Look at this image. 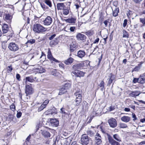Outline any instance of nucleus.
Wrapping results in <instances>:
<instances>
[{"label": "nucleus", "instance_id": "f257e3e1", "mask_svg": "<svg viewBox=\"0 0 145 145\" xmlns=\"http://www.w3.org/2000/svg\"><path fill=\"white\" fill-rule=\"evenodd\" d=\"M33 30L35 33H40L46 31L47 28L44 27L39 24H36L33 25Z\"/></svg>", "mask_w": 145, "mask_h": 145}, {"label": "nucleus", "instance_id": "f03ea898", "mask_svg": "<svg viewBox=\"0 0 145 145\" xmlns=\"http://www.w3.org/2000/svg\"><path fill=\"white\" fill-rule=\"evenodd\" d=\"M76 91L74 93V95L76 97L75 102L76 105L78 106L82 101V91L81 90H76Z\"/></svg>", "mask_w": 145, "mask_h": 145}, {"label": "nucleus", "instance_id": "7ed1b4c3", "mask_svg": "<svg viewBox=\"0 0 145 145\" xmlns=\"http://www.w3.org/2000/svg\"><path fill=\"white\" fill-rule=\"evenodd\" d=\"M90 138L87 135L83 134L82 136L81 140L82 145H87L89 142Z\"/></svg>", "mask_w": 145, "mask_h": 145}, {"label": "nucleus", "instance_id": "20e7f679", "mask_svg": "<svg viewBox=\"0 0 145 145\" xmlns=\"http://www.w3.org/2000/svg\"><path fill=\"white\" fill-rule=\"evenodd\" d=\"M8 47L10 50L14 52L17 51L19 49L18 45L13 42L9 43Z\"/></svg>", "mask_w": 145, "mask_h": 145}, {"label": "nucleus", "instance_id": "39448f33", "mask_svg": "<svg viewBox=\"0 0 145 145\" xmlns=\"http://www.w3.org/2000/svg\"><path fill=\"white\" fill-rule=\"evenodd\" d=\"M85 73L84 72L79 70L72 71V75L73 76H75L76 77H83Z\"/></svg>", "mask_w": 145, "mask_h": 145}, {"label": "nucleus", "instance_id": "423d86ee", "mask_svg": "<svg viewBox=\"0 0 145 145\" xmlns=\"http://www.w3.org/2000/svg\"><path fill=\"white\" fill-rule=\"evenodd\" d=\"M108 123L110 127L113 128L115 127L117 125L116 120L113 118L109 119L108 120Z\"/></svg>", "mask_w": 145, "mask_h": 145}, {"label": "nucleus", "instance_id": "0eeeda50", "mask_svg": "<svg viewBox=\"0 0 145 145\" xmlns=\"http://www.w3.org/2000/svg\"><path fill=\"white\" fill-rule=\"evenodd\" d=\"M48 58L49 59L51 63L53 61L55 62L56 63H59V61L54 58L52 56L51 53L50 49L49 48L48 50V55H47Z\"/></svg>", "mask_w": 145, "mask_h": 145}, {"label": "nucleus", "instance_id": "6e6552de", "mask_svg": "<svg viewBox=\"0 0 145 145\" xmlns=\"http://www.w3.org/2000/svg\"><path fill=\"white\" fill-rule=\"evenodd\" d=\"M33 92V89L32 87L29 85H26L25 86V93L26 95L27 96L29 95L32 94Z\"/></svg>", "mask_w": 145, "mask_h": 145}, {"label": "nucleus", "instance_id": "1a4fd4ad", "mask_svg": "<svg viewBox=\"0 0 145 145\" xmlns=\"http://www.w3.org/2000/svg\"><path fill=\"white\" fill-rule=\"evenodd\" d=\"M108 139L111 145H120V143L113 139L112 137L109 135H107Z\"/></svg>", "mask_w": 145, "mask_h": 145}, {"label": "nucleus", "instance_id": "9d476101", "mask_svg": "<svg viewBox=\"0 0 145 145\" xmlns=\"http://www.w3.org/2000/svg\"><path fill=\"white\" fill-rule=\"evenodd\" d=\"M95 141L96 145H99L102 142L101 137L100 135L97 133H96L95 135Z\"/></svg>", "mask_w": 145, "mask_h": 145}, {"label": "nucleus", "instance_id": "9b49d317", "mask_svg": "<svg viewBox=\"0 0 145 145\" xmlns=\"http://www.w3.org/2000/svg\"><path fill=\"white\" fill-rule=\"evenodd\" d=\"M43 24L45 25H50L52 22V18L50 16H48L43 21Z\"/></svg>", "mask_w": 145, "mask_h": 145}, {"label": "nucleus", "instance_id": "f8f14e48", "mask_svg": "<svg viewBox=\"0 0 145 145\" xmlns=\"http://www.w3.org/2000/svg\"><path fill=\"white\" fill-rule=\"evenodd\" d=\"M50 122L51 125L53 127H56L59 125V121L56 119H51Z\"/></svg>", "mask_w": 145, "mask_h": 145}, {"label": "nucleus", "instance_id": "ddd939ff", "mask_svg": "<svg viewBox=\"0 0 145 145\" xmlns=\"http://www.w3.org/2000/svg\"><path fill=\"white\" fill-rule=\"evenodd\" d=\"M115 78V77L114 75L112 73H110L109 76V78L108 79V82L107 84V86H110L112 82Z\"/></svg>", "mask_w": 145, "mask_h": 145}, {"label": "nucleus", "instance_id": "4468645a", "mask_svg": "<svg viewBox=\"0 0 145 145\" xmlns=\"http://www.w3.org/2000/svg\"><path fill=\"white\" fill-rule=\"evenodd\" d=\"M76 37L78 40H81L83 42L86 39V37L85 35L80 33L77 34Z\"/></svg>", "mask_w": 145, "mask_h": 145}, {"label": "nucleus", "instance_id": "2eb2a0df", "mask_svg": "<svg viewBox=\"0 0 145 145\" xmlns=\"http://www.w3.org/2000/svg\"><path fill=\"white\" fill-rule=\"evenodd\" d=\"M77 43L75 42H72L70 45V50L71 52H74L77 48Z\"/></svg>", "mask_w": 145, "mask_h": 145}, {"label": "nucleus", "instance_id": "dca6fc26", "mask_svg": "<svg viewBox=\"0 0 145 145\" xmlns=\"http://www.w3.org/2000/svg\"><path fill=\"white\" fill-rule=\"evenodd\" d=\"M59 39L56 38L53 40H52L50 42V45L51 47H53L57 44L59 42Z\"/></svg>", "mask_w": 145, "mask_h": 145}, {"label": "nucleus", "instance_id": "f3484780", "mask_svg": "<svg viewBox=\"0 0 145 145\" xmlns=\"http://www.w3.org/2000/svg\"><path fill=\"white\" fill-rule=\"evenodd\" d=\"M4 18V20L6 21L7 22L10 23L11 22L12 17L11 15L9 14H6L5 15Z\"/></svg>", "mask_w": 145, "mask_h": 145}, {"label": "nucleus", "instance_id": "a211bd4d", "mask_svg": "<svg viewBox=\"0 0 145 145\" xmlns=\"http://www.w3.org/2000/svg\"><path fill=\"white\" fill-rule=\"evenodd\" d=\"M66 22L74 24L76 22V18H75L71 17L65 20Z\"/></svg>", "mask_w": 145, "mask_h": 145}, {"label": "nucleus", "instance_id": "6ab92c4d", "mask_svg": "<svg viewBox=\"0 0 145 145\" xmlns=\"http://www.w3.org/2000/svg\"><path fill=\"white\" fill-rule=\"evenodd\" d=\"M86 55V52L84 50H80L77 52V56L80 58L84 57Z\"/></svg>", "mask_w": 145, "mask_h": 145}, {"label": "nucleus", "instance_id": "aec40b11", "mask_svg": "<svg viewBox=\"0 0 145 145\" xmlns=\"http://www.w3.org/2000/svg\"><path fill=\"white\" fill-rule=\"evenodd\" d=\"M42 131L41 133L44 137L45 138L50 137L51 136V135L50 133L45 130H41Z\"/></svg>", "mask_w": 145, "mask_h": 145}, {"label": "nucleus", "instance_id": "412c9836", "mask_svg": "<svg viewBox=\"0 0 145 145\" xmlns=\"http://www.w3.org/2000/svg\"><path fill=\"white\" fill-rule=\"evenodd\" d=\"M8 26L7 24H3L2 26V30L3 33H6L8 31Z\"/></svg>", "mask_w": 145, "mask_h": 145}, {"label": "nucleus", "instance_id": "4be33fe9", "mask_svg": "<svg viewBox=\"0 0 145 145\" xmlns=\"http://www.w3.org/2000/svg\"><path fill=\"white\" fill-rule=\"evenodd\" d=\"M121 120L125 123L129 122L131 120V118L130 117L126 116H124L121 118Z\"/></svg>", "mask_w": 145, "mask_h": 145}, {"label": "nucleus", "instance_id": "5701e85b", "mask_svg": "<svg viewBox=\"0 0 145 145\" xmlns=\"http://www.w3.org/2000/svg\"><path fill=\"white\" fill-rule=\"evenodd\" d=\"M139 83L143 84L145 82V73L140 76L139 78Z\"/></svg>", "mask_w": 145, "mask_h": 145}, {"label": "nucleus", "instance_id": "b1692460", "mask_svg": "<svg viewBox=\"0 0 145 145\" xmlns=\"http://www.w3.org/2000/svg\"><path fill=\"white\" fill-rule=\"evenodd\" d=\"M65 6L63 3H58L57 4V7L58 10H61L64 8Z\"/></svg>", "mask_w": 145, "mask_h": 145}, {"label": "nucleus", "instance_id": "393cba45", "mask_svg": "<svg viewBox=\"0 0 145 145\" xmlns=\"http://www.w3.org/2000/svg\"><path fill=\"white\" fill-rule=\"evenodd\" d=\"M81 65L80 63H78L75 64L72 66V68L73 71L78 70L80 69L81 68Z\"/></svg>", "mask_w": 145, "mask_h": 145}, {"label": "nucleus", "instance_id": "a878e982", "mask_svg": "<svg viewBox=\"0 0 145 145\" xmlns=\"http://www.w3.org/2000/svg\"><path fill=\"white\" fill-rule=\"evenodd\" d=\"M73 61V59L70 57L67 60H65L64 61V63L67 65H69L72 63Z\"/></svg>", "mask_w": 145, "mask_h": 145}, {"label": "nucleus", "instance_id": "bb28decb", "mask_svg": "<svg viewBox=\"0 0 145 145\" xmlns=\"http://www.w3.org/2000/svg\"><path fill=\"white\" fill-rule=\"evenodd\" d=\"M101 88V90L103 91L105 89V83L102 80L101 81L100 84L98 86V88Z\"/></svg>", "mask_w": 145, "mask_h": 145}, {"label": "nucleus", "instance_id": "cd10ccee", "mask_svg": "<svg viewBox=\"0 0 145 145\" xmlns=\"http://www.w3.org/2000/svg\"><path fill=\"white\" fill-rule=\"evenodd\" d=\"M48 112H50L48 114H51V115L55 114H57L56 108L54 107L52 108L50 110H49Z\"/></svg>", "mask_w": 145, "mask_h": 145}, {"label": "nucleus", "instance_id": "c85d7f7f", "mask_svg": "<svg viewBox=\"0 0 145 145\" xmlns=\"http://www.w3.org/2000/svg\"><path fill=\"white\" fill-rule=\"evenodd\" d=\"M113 10V15L114 17H116L118 15V13L119 12L118 8L116 7L114 10Z\"/></svg>", "mask_w": 145, "mask_h": 145}, {"label": "nucleus", "instance_id": "c756f323", "mask_svg": "<svg viewBox=\"0 0 145 145\" xmlns=\"http://www.w3.org/2000/svg\"><path fill=\"white\" fill-rule=\"evenodd\" d=\"M143 63V62H141L140 63L138 64L137 66L135 67V68L133 69V70L132 71V72L133 71H138L139 70L142 66V64Z\"/></svg>", "mask_w": 145, "mask_h": 145}, {"label": "nucleus", "instance_id": "7c9ffc66", "mask_svg": "<svg viewBox=\"0 0 145 145\" xmlns=\"http://www.w3.org/2000/svg\"><path fill=\"white\" fill-rule=\"evenodd\" d=\"M63 86L64 88L66 89L67 90L71 88V84L69 82H66L64 84Z\"/></svg>", "mask_w": 145, "mask_h": 145}, {"label": "nucleus", "instance_id": "2f4dec72", "mask_svg": "<svg viewBox=\"0 0 145 145\" xmlns=\"http://www.w3.org/2000/svg\"><path fill=\"white\" fill-rule=\"evenodd\" d=\"M67 92V90L66 89L64 88L62 86L61 88L60 89L59 92V95H62Z\"/></svg>", "mask_w": 145, "mask_h": 145}, {"label": "nucleus", "instance_id": "473e14b6", "mask_svg": "<svg viewBox=\"0 0 145 145\" xmlns=\"http://www.w3.org/2000/svg\"><path fill=\"white\" fill-rule=\"evenodd\" d=\"M113 137L114 139L118 142H120L121 141V138L118 134H115L113 135Z\"/></svg>", "mask_w": 145, "mask_h": 145}, {"label": "nucleus", "instance_id": "72a5a7b5", "mask_svg": "<svg viewBox=\"0 0 145 145\" xmlns=\"http://www.w3.org/2000/svg\"><path fill=\"white\" fill-rule=\"evenodd\" d=\"M25 80L26 82L28 81L30 82H34L33 76H32L26 77Z\"/></svg>", "mask_w": 145, "mask_h": 145}, {"label": "nucleus", "instance_id": "f704fd0d", "mask_svg": "<svg viewBox=\"0 0 145 145\" xmlns=\"http://www.w3.org/2000/svg\"><path fill=\"white\" fill-rule=\"evenodd\" d=\"M43 2L50 7H52V3L51 0H44Z\"/></svg>", "mask_w": 145, "mask_h": 145}, {"label": "nucleus", "instance_id": "c9c22d12", "mask_svg": "<svg viewBox=\"0 0 145 145\" xmlns=\"http://www.w3.org/2000/svg\"><path fill=\"white\" fill-rule=\"evenodd\" d=\"M119 125V127L121 128H125L127 127V125L124 123H120Z\"/></svg>", "mask_w": 145, "mask_h": 145}, {"label": "nucleus", "instance_id": "e433bc0d", "mask_svg": "<svg viewBox=\"0 0 145 145\" xmlns=\"http://www.w3.org/2000/svg\"><path fill=\"white\" fill-rule=\"evenodd\" d=\"M83 109H85V110H87L88 108V104L86 101L83 102Z\"/></svg>", "mask_w": 145, "mask_h": 145}, {"label": "nucleus", "instance_id": "4c0bfd02", "mask_svg": "<svg viewBox=\"0 0 145 145\" xmlns=\"http://www.w3.org/2000/svg\"><path fill=\"white\" fill-rule=\"evenodd\" d=\"M69 10L68 8H64L63 9V14L65 15H67L69 14Z\"/></svg>", "mask_w": 145, "mask_h": 145}, {"label": "nucleus", "instance_id": "58836bf2", "mask_svg": "<svg viewBox=\"0 0 145 145\" xmlns=\"http://www.w3.org/2000/svg\"><path fill=\"white\" fill-rule=\"evenodd\" d=\"M51 74L52 75L54 76H58L59 74V73L55 69H52L51 70Z\"/></svg>", "mask_w": 145, "mask_h": 145}, {"label": "nucleus", "instance_id": "ea45409f", "mask_svg": "<svg viewBox=\"0 0 145 145\" xmlns=\"http://www.w3.org/2000/svg\"><path fill=\"white\" fill-rule=\"evenodd\" d=\"M94 33L93 31H89L86 32L85 33V34L88 36H91Z\"/></svg>", "mask_w": 145, "mask_h": 145}, {"label": "nucleus", "instance_id": "a19ab883", "mask_svg": "<svg viewBox=\"0 0 145 145\" xmlns=\"http://www.w3.org/2000/svg\"><path fill=\"white\" fill-rule=\"evenodd\" d=\"M87 133L88 135L91 137L93 136L94 134V132L91 130H88L87 131Z\"/></svg>", "mask_w": 145, "mask_h": 145}, {"label": "nucleus", "instance_id": "79ce46f5", "mask_svg": "<svg viewBox=\"0 0 145 145\" xmlns=\"http://www.w3.org/2000/svg\"><path fill=\"white\" fill-rule=\"evenodd\" d=\"M40 5L44 10H46L48 8V7L43 3H40Z\"/></svg>", "mask_w": 145, "mask_h": 145}, {"label": "nucleus", "instance_id": "37998d69", "mask_svg": "<svg viewBox=\"0 0 145 145\" xmlns=\"http://www.w3.org/2000/svg\"><path fill=\"white\" fill-rule=\"evenodd\" d=\"M123 37L128 38L129 37V35L127 32L125 30H123Z\"/></svg>", "mask_w": 145, "mask_h": 145}, {"label": "nucleus", "instance_id": "c03bdc74", "mask_svg": "<svg viewBox=\"0 0 145 145\" xmlns=\"http://www.w3.org/2000/svg\"><path fill=\"white\" fill-rule=\"evenodd\" d=\"M45 108V106L42 104L41 106L39 108L38 111V112H40L43 110Z\"/></svg>", "mask_w": 145, "mask_h": 145}, {"label": "nucleus", "instance_id": "a18cd8bd", "mask_svg": "<svg viewBox=\"0 0 145 145\" xmlns=\"http://www.w3.org/2000/svg\"><path fill=\"white\" fill-rule=\"evenodd\" d=\"M10 109L12 111H14L15 110V106L14 104H12L10 106Z\"/></svg>", "mask_w": 145, "mask_h": 145}, {"label": "nucleus", "instance_id": "49530a36", "mask_svg": "<svg viewBox=\"0 0 145 145\" xmlns=\"http://www.w3.org/2000/svg\"><path fill=\"white\" fill-rule=\"evenodd\" d=\"M35 42V40L34 39H31L30 40H28L27 42L26 43H29L32 44Z\"/></svg>", "mask_w": 145, "mask_h": 145}, {"label": "nucleus", "instance_id": "de8ad7c7", "mask_svg": "<svg viewBox=\"0 0 145 145\" xmlns=\"http://www.w3.org/2000/svg\"><path fill=\"white\" fill-rule=\"evenodd\" d=\"M39 73H42L44 72L45 70L43 69V68L40 67L39 68Z\"/></svg>", "mask_w": 145, "mask_h": 145}, {"label": "nucleus", "instance_id": "09e8293b", "mask_svg": "<svg viewBox=\"0 0 145 145\" xmlns=\"http://www.w3.org/2000/svg\"><path fill=\"white\" fill-rule=\"evenodd\" d=\"M7 72L8 73L10 72L12 69L11 66H8L7 67Z\"/></svg>", "mask_w": 145, "mask_h": 145}, {"label": "nucleus", "instance_id": "8fccbe9b", "mask_svg": "<svg viewBox=\"0 0 145 145\" xmlns=\"http://www.w3.org/2000/svg\"><path fill=\"white\" fill-rule=\"evenodd\" d=\"M140 22L144 24H145V18H140Z\"/></svg>", "mask_w": 145, "mask_h": 145}, {"label": "nucleus", "instance_id": "3c124183", "mask_svg": "<svg viewBox=\"0 0 145 145\" xmlns=\"http://www.w3.org/2000/svg\"><path fill=\"white\" fill-rule=\"evenodd\" d=\"M136 94L135 92V91H132L131 93H130L129 94V95L130 96L133 97H135V94Z\"/></svg>", "mask_w": 145, "mask_h": 145}, {"label": "nucleus", "instance_id": "603ef678", "mask_svg": "<svg viewBox=\"0 0 145 145\" xmlns=\"http://www.w3.org/2000/svg\"><path fill=\"white\" fill-rule=\"evenodd\" d=\"M65 109L64 108H62L60 109V112L62 114H66V112L65 111Z\"/></svg>", "mask_w": 145, "mask_h": 145}, {"label": "nucleus", "instance_id": "864d4df0", "mask_svg": "<svg viewBox=\"0 0 145 145\" xmlns=\"http://www.w3.org/2000/svg\"><path fill=\"white\" fill-rule=\"evenodd\" d=\"M49 102V100H45L43 102V104H42V105H44L46 107V106L47 105V104Z\"/></svg>", "mask_w": 145, "mask_h": 145}, {"label": "nucleus", "instance_id": "5fc2aeb1", "mask_svg": "<svg viewBox=\"0 0 145 145\" xmlns=\"http://www.w3.org/2000/svg\"><path fill=\"white\" fill-rule=\"evenodd\" d=\"M139 78H134L133 80V82L135 83L137 82L139 83Z\"/></svg>", "mask_w": 145, "mask_h": 145}, {"label": "nucleus", "instance_id": "6e6d98bb", "mask_svg": "<svg viewBox=\"0 0 145 145\" xmlns=\"http://www.w3.org/2000/svg\"><path fill=\"white\" fill-rule=\"evenodd\" d=\"M132 118H133V121H135V120L137 119V118L136 117V116L134 113H132Z\"/></svg>", "mask_w": 145, "mask_h": 145}, {"label": "nucleus", "instance_id": "4d7b16f0", "mask_svg": "<svg viewBox=\"0 0 145 145\" xmlns=\"http://www.w3.org/2000/svg\"><path fill=\"white\" fill-rule=\"evenodd\" d=\"M108 22H109V20L108 19L107 20H106L104 21L103 23L105 25V27H107L108 23Z\"/></svg>", "mask_w": 145, "mask_h": 145}, {"label": "nucleus", "instance_id": "13d9d810", "mask_svg": "<svg viewBox=\"0 0 145 145\" xmlns=\"http://www.w3.org/2000/svg\"><path fill=\"white\" fill-rule=\"evenodd\" d=\"M118 4V2L117 1H115L113 2V5L115 7V8L117 7Z\"/></svg>", "mask_w": 145, "mask_h": 145}, {"label": "nucleus", "instance_id": "bf43d9fd", "mask_svg": "<svg viewBox=\"0 0 145 145\" xmlns=\"http://www.w3.org/2000/svg\"><path fill=\"white\" fill-rule=\"evenodd\" d=\"M76 29V27L74 26L70 27V30L71 32H73Z\"/></svg>", "mask_w": 145, "mask_h": 145}, {"label": "nucleus", "instance_id": "052dcab7", "mask_svg": "<svg viewBox=\"0 0 145 145\" xmlns=\"http://www.w3.org/2000/svg\"><path fill=\"white\" fill-rule=\"evenodd\" d=\"M56 36L55 34H53L51 35L50 37H49V39L50 40H52Z\"/></svg>", "mask_w": 145, "mask_h": 145}, {"label": "nucleus", "instance_id": "680f3d73", "mask_svg": "<svg viewBox=\"0 0 145 145\" xmlns=\"http://www.w3.org/2000/svg\"><path fill=\"white\" fill-rule=\"evenodd\" d=\"M127 19H125L124 20L123 23V26L124 27H125L127 24Z\"/></svg>", "mask_w": 145, "mask_h": 145}, {"label": "nucleus", "instance_id": "e2e57ef3", "mask_svg": "<svg viewBox=\"0 0 145 145\" xmlns=\"http://www.w3.org/2000/svg\"><path fill=\"white\" fill-rule=\"evenodd\" d=\"M22 113L20 111L19 112H18L16 115V116L18 118H20L22 115Z\"/></svg>", "mask_w": 145, "mask_h": 145}, {"label": "nucleus", "instance_id": "0e129e2a", "mask_svg": "<svg viewBox=\"0 0 145 145\" xmlns=\"http://www.w3.org/2000/svg\"><path fill=\"white\" fill-rule=\"evenodd\" d=\"M142 0H133V1L135 3L138 4L142 1Z\"/></svg>", "mask_w": 145, "mask_h": 145}, {"label": "nucleus", "instance_id": "69168bd1", "mask_svg": "<svg viewBox=\"0 0 145 145\" xmlns=\"http://www.w3.org/2000/svg\"><path fill=\"white\" fill-rule=\"evenodd\" d=\"M16 78L19 81L20 80V74H16Z\"/></svg>", "mask_w": 145, "mask_h": 145}, {"label": "nucleus", "instance_id": "338daca9", "mask_svg": "<svg viewBox=\"0 0 145 145\" xmlns=\"http://www.w3.org/2000/svg\"><path fill=\"white\" fill-rule=\"evenodd\" d=\"M99 40V39L98 38H97L95 40L93 41V43L95 44L98 43Z\"/></svg>", "mask_w": 145, "mask_h": 145}, {"label": "nucleus", "instance_id": "774afa93", "mask_svg": "<svg viewBox=\"0 0 145 145\" xmlns=\"http://www.w3.org/2000/svg\"><path fill=\"white\" fill-rule=\"evenodd\" d=\"M139 145H145V141H143L140 143Z\"/></svg>", "mask_w": 145, "mask_h": 145}]
</instances>
